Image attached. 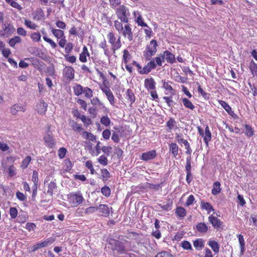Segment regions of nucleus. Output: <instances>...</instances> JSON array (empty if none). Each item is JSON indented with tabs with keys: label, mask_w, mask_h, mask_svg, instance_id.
Segmentation results:
<instances>
[{
	"label": "nucleus",
	"mask_w": 257,
	"mask_h": 257,
	"mask_svg": "<svg viewBox=\"0 0 257 257\" xmlns=\"http://www.w3.org/2000/svg\"><path fill=\"white\" fill-rule=\"evenodd\" d=\"M31 160H32L31 157H30L29 156L26 157L23 160V161L22 162V163H21V167L23 169H26L28 167V166H29V164L30 163Z\"/></svg>",
	"instance_id": "47"
},
{
	"label": "nucleus",
	"mask_w": 257,
	"mask_h": 257,
	"mask_svg": "<svg viewBox=\"0 0 257 257\" xmlns=\"http://www.w3.org/2000/svg\"><path fill=\"white\" fill-rule=\"evenodd\" d=\"M157 154L156 151L153 150L148 151L147 152L143 153L142 154L140 159L142 160L148 161L149 160H153L154 158H155L157 156Z\"/></svg>",
	"instance_id": "12"
},
{
	"label": "nucleus",
	"mask_w": 257,
	"mask_h": 257,
	"mask_svg": "<svg viewBox=\"0 0 257 257\" xmlns=\"http://www.w3.org/2000/svg\"><path fill=\"white\" fill-rule=\"evenodd\" d=\"M175 213L180 219L184 218L186 215V209L183 207H177L175 209Z\"/></svg>",
	"instance_id": "35"
},
{
	"label": "nucleus",
	"mask_w": 257,
	"mask_h": 257,
	"mask_svg": "<svg viewBox=\"0 0 257 257\" xmlns=\"http://www.w3.org/2000/svg\"><path fill=\"white\" fill-rule=\"evenodd\" d=\"M50 30L53 36L57 39L59 46L63 48L67 42L64 31L60 29L54 28L52 27L50 28Z\"/></svg>",
	"instance_id": "7"
},
{
	"label": "nucleus",
	"mask_w": 257,
	"mask_h": 257,
	"mask_svg": "<svg viewBox=\"0 0 257 257\" xmlns=\"http://www.w3.org/2000/svg\"><path fill=\"white\" fill-rule=\"evenodd\" d=\"M21 38L19 36H15L9 40V44L11 47L14 48L16 44L21 43Z\"/></svg>",
	"instance_id": "46"
},
{
	"label": "nucleus",
	"mask_w": 257,
	"mask_h": 257,
	"mask_svg": "<svg viewBox=\"0 0 257 257\" xmlns=\"http://www.w3.org/2000/svg\"><path fill=\"white\" fill-rule=\"evenodd\" d=\"M218 101L228 113L231 115H232V114H234L233 111H232L231 107L226 102L222 100H219Z\"/></svg>",
	"instance_id": "40"
},
{
	"label": "nucleus",
	"mask_w": 257,
	"mask_h": 257,
	"mask_svg": "<svg viewBox=\"0 0 257 257\" xmlns=\"http://www.w3.org/2000/svg\"><path fill=\"white\" fill-rule=\"evenodd\" d=\"M191 156H188L186 158L185 171L186 172H191Z\"/></svg>",
	"instance_id": "55"
},
{
	"label": "nucleus",
	"mask_w": 257,
	"mask_h": 257,
	"mask_svg": "<svg viewBox=\"0 0 257 257\" xmlns=\"http://www.w3.org/2000/svg\"><path fill=\"white\" fill-rule=\"evenodd\" d=\"M44 141L46 146L50 149L54 148L56 145L55 140L52 135L47 134L44 137Z\"/></svg>",
	"instance_id": "13"
},
{
	"label": "nucleus",
	"mask_w": 257,
	"mask_h": 257,
	"mask_svg": "<svg viewBox=\"0 0 257 257\" xmlns=\"http://www.w3.org/2000/svg\"><path fill=\"white\" fill-rule=\"evenodd\" d=\"M100 123L105 126H108L110 125L111 120L108 116L107 115L102 116L100 119Z\"/></svg>",
	"instance_id": "52"
},
{
	"label": "nucleus",
	"mask_w": 257,
	"mask_h": 257,
	"mask_svg": "<svg viewBox=\"0 0 257 257\" xmlns=\"http://www.w3.org/2000/svg\"><path fill=\"white\" fill-rule=\"evenodd\" d=\"M193 245L197 250H200L204 247V241L202 238H198L193 241Z\"/></svg>",
	"instance_id": "36"
},
{
	"label": "nucleus",
	"mask_w": 257,
	"mask_h": 257,
	"mask_svg": "<svg viewBox=\"0 0 257 257\" xmlns=\"http://www.w3.org/2000/svg\"><path fill=\"white\" fill-rule=\"evenodd\" d=\"M249 67L251 74L253 76L257 75V64L252 60L250 63Z\"/></svg>",
	"instance_id": "54"
},
{
	"label": "nucleus",
	"mask_w": 257,
	"mask_h": 257,
	"mask_svg": "<svg viewBox=\"0 0 257 257\" xmlns=\"http://www.w3.org/2000/svg\"><path fill=\"white\" fill-rule=\"evenodd\" d=\"M69 203L73 207H77L84 201L80 191L72 192L67 195Z\"/></svg>",
	"instance_id": "6"
},
{
	"label": "nucleus",
	"mask_w": 257,
	"mask_h": 257,
	"mask_svg": "<svg viewBox=\"0 0 257 257\" xmlns=\"http://www.w3.org/2000/svg\"><path fill=\"white\" fill-rule=\"evenodd\" d=\"M162 83L163 84L162 87L163 88L166 90H168L172 95H174L175 94V90L173 88L171 85V84L172 83V82L169 81H166L165 80H162Z\"/></svg>",
	"instance_id": "28"
},
{
	"label": "nucleus",
	"mask_w": 257,
	"mask_h": 257,
	"mask_svg": "<svg viewBox=\"0 0 257 257\" xmlns=\"http://www.w3.org/2000/svg\"><path fill=\"white\" fill-rule=\"evenodd\" d=\"M220 183L219 181H216L213 183V188L211 190V193L214 195H216L220 193L221 192V188H220Z\"/></svg>",
	"instance_id": "39"
},
{
	"label": "nucleus",
	"mask_w": 257,
	"mask_h": 257,
	"mask_svg": "<svg viewBox=\"0 0 257 257\" xmlns=\"http://www.w3.org/2000/svg\"><path fill=\"white\" fill-rule=\"evenodd\" d=\"M26 110L25 105H20L18 103H16L12 105L10 108V113L13 115H15L18 114L19 112H25Z\"/></svg>",
	"instance_id": "15"
},
{
	"label": "nucleus",
	"mask_w": 257,
	"mask_h": 257,
	"mask_svg": "<svg viewBox=\"0 0 257 257\" xmlns=\"http://www.w3.org/2000/svg\"><path fill=\"white\" fill-rule=\"evenodd\" d=\"M156 84V83L152 77L145 79L144 86L148 90H155Z\"/></svg>",
	"instance_id": "16"
},
{
	"label": "nucleus",
	"mask_w": 257,
	"mask_h": 257,
	"mask_svg": "<svg viewBox=\"0 0 257 257\" xmlns=\"http://www.w3.org/2000/svg\"><path fill=\"white\" fill-rule=\"evenodd\" d=\"M83 92L85 96L87 98H90L93 96L92 90L88 87H86L83 89Z\"/></svg>",
	"instance_id": "57"
},
{
	"label": "nucleus",
	"mask_w": 257,
	"mask_h": 257,
	"mask_svg": "<svg viewBox=\"0 0 257 257\" xmlns=\"http://www.w3.org/2000/svg\"><path fill=\"white\" fill-rule=\"evenodd\" d=\"M115 14L118 19L120 20L119 22H121V23H128L131 13L129 9L125 5H122L119 6L115 10Z\"/></svg>",
	"instance_id": "3"
},
{
	"label": "nucleus",
	"mask_w": 257,
	"mask_h": 257,
	"mask_svg": "<svg viewBox=\"0 0 257 257\" xmlns=\"http://www.w3.org/2000/svg\"><path fill=\"white\" fill-rule=\"evenodd\" d=\"M109 244L111 245V249L113 251L116 250L120 253H122L125 251L123 243L119 240L111 239Z\"/></svg>",
	"instance_id": "9"
},
{
	"label": "nucleus",
	"mask_w": 257,
	"mask_h": 257,
	"mask_svg": "<svg viewBox=\"0 0 257 257\" xmlns=\"http://www.w3.org/2000/svg\"><path fill=\"white\" fill-rule=\"evenodd\" d=\"M181 100L183 103L184 106L188 109L192 110L195 108V106L192 103V102L187 98H182Z\"/></svg>",
	"instance_id": "41"
},
{
	"label": "nucleus",
	"mask_w": 257,
	"mask_h": 257,
	"mask_svg": "<svg viewBox=\"0 0 257 257\" xmlns=\"http://www.w3.org/2000/svg\"><path fill=\"white\" fill-rule=\"evenodd\" d=\"M155 67V64L153 62H149L145 65L143 68L139 64L137 65L138 72L142 75L147 74L149 73Z\"/></svg>",
	"instance_id": "10"
},
{
	"label": "nucleus",
	"mask_w": 257,
	"mask_h": 257,
	"mask_svg": "<svg viewBox=\"0 0 257 257\" xmlns=\"http://www.w3.org/2000/svg\"><path fill=\"white\" fill-rule=\"evenodd\" d=\"M47 104L44 100L40 101L36 105V110L40 114H44L47 110Z\"/></svg>",
	"instance_id": "27"
},
{
	"label": "nucleus",
	"mask_w": 257,
	"mask_h": 257,
	"mask_svg": "<svg viewBox=\"0 0 257 257\" xmlns=\"http://www.w3.org/2000/svg\"><path fill=\"white\" fill-rule=\"evenodd\" d=\"M90 56L89 52L86 46H84L82 48V51L79 54V59L82 63H85L87 61V57Z\"/></svg>",
	"instance_id": "22"
},
{
	"label": "nucleus",
	"mask_w": 257,
	"mask_h": 257,
	"mask_svg": "<svg viewBox=\"0 0 257 257\" xmlns=\"http://www.w3.org/2000/svg\"><path fill=\"white\" fill-rule=\"evenodd\" d=\"M196 230L200 233L205 234L208 230V227L205 223L199 222L196 225Z\"/></svg>",
	"instance_id": "24"
},
{
	"label": "nucleus",
	"mask_w": 257,
	"mask_h": 257,
	"mask_svg": "<svg viewBox=\"0 0 257 257\" xmlns=\"http://www.w3.org/2000/svg\"><path fill=\"white\" fill-rule=\"evenodd\" d=\"M244 127L245 128V135L249 138L252 137L254 135V131L251 126L248 124H245Z\"/></svg>",
	"instance_id": "43"
},
{
	"label": "nucleus",
	"mask_w": 257,
	"mask_h": 257,
	"mask_svg": "<svg viewBox=\"0 0 257 257\" xmlns=\"http://www.w3.org/2000/svg\"><path fill=\"white\" fill-rule=\"evenodd\" d=\"M125 24L123 28L122 23L121 22L118 20L114 21V28L118 33L119 34L121 33L124 38H127L129 41H132L133 40L134 35L131 25L128 23Z\"/></svg>",
	"instance_id": "2"
},
{
	"label": "nucleus",
	"mask_w": 257,
	"mask_h": 257,
	"mask_svg": "<svg viewBox=\"0 0 257 257\" xmlns=\"http://www.w3.org/2000/svg\"><path fill=\"white\" fill-rule=\"evenodd\" d=\"M124 97L127 99V102L130 103V106H132L136 100V97L133 90L131 89H127L125 93Z\"/></svg>",
	"instance_id": "17"
},
{
	"label": "nucleus",
	"mask_w": 257,
	"mask_h": 257,
	"mask_svg": "<svg viewBox=\"0 0 257 257\" xmlns=\"http://www.w3.org/2000/svg\"><path fill=\"white\" fill-rule=\"evenodd\" d=\"M167 131L170 132L172 130H176L178 128L177 122L173 117H170L169 119L166 122Z\"/></svg>",
	"instance_id": "19"
},
{
	"label": "nucleus",
	"mask_w": 257,
	"mask_h": 257,
	"mask_svg": "<svg viewBox=\"0 0 257 257\" xmlns=\"http://www.w3.org/2000/svg\"><path fill=\"white\" fill-rule=\"evenodd\" d=\"M90 102L93 105H98L100 109H105L107 112H108V110L105 107L104 104L97 97H95L91 99L90 100Z\"/></svg>",
	"instance_id": "31"
},
{
	"label": "nucleus",
	"mask_w": 257,
	"mask_h": 257,
	"mask_svg": "<svg viewBox=\"0 0 257 257\" xmlns=\"http://www.w3.org/2000/svg\"><path fill=\"white\" fill-rule=\"evenodd\" d=\"M203 137L206 145L208 146L209 142L211 140V133L209 130V127L207 125L205 127V133Z\"/></svg>",
	"instance_id": "32"
},
{
	"label": "nucleus",
	"mask_w": 257,
	"mask_h": 257,
	"mask_svg": "<svg viewBox=\"0 0 257 257\" xmlns=\"http://www.w3.org/2000/svg\"><path fill=\"white\" fill-rule=\"evenodd\" d=\"M73 91L75 95L79 96L83 91V87L80 84H76L73 87Z\"/></svg>",
	"instance_id": "51"
},
{
	"label": "nucleus",
	"mask_w": 257,
	"mask_h": 257,
	"mask_svg": "<svg viewBox=\"0 0 257 257\" xmlns=\"http://www.w3.org/2000/svg\"><path fill=\"white\" fill-rule=\"evenodd\" d=\"M132 58V54L127 49H124L123 51V55L122 57V61L125 64L126 70L130 73L133 72V67L128 62L131 61Z\"/></svg>",
	"instance_id": "8"
},
{
	"label": "nucleus",
	"mask_w": 257,
	"mask_h": 257,
	"mask_svg": "<svg viewBox=\"0 0 257 257\" xmlns=\"http://www.w3.org/2000/svg\"><path fill=\"white\" fill-rule=\"evenodd\" d=\"M16 196L17 199L21 201H24L27 200V197L26 195L19 191L16 192Z\"/></svg>",
	"instance_id": "64"
},
{
	"label": "nucleus",
	"mask_w": 257,
	"mask_h": 257,
	"mask_svg": "<svg viewBox=\"0 0 257 257\" xmlns=\"http://www.w3.org/2000/svg\"><path fill=\"white\" fill-rule=\"evenodd\" d=\"M157 42L156 40H152L148 44L143 52V56L146 61L151 60L152 56L157 52Z\"/></svg>",
	"instance_id": "4"
},
{
	"label": "nucleus",
	"mask_w": 257,
	"mask_h": 257,
	"mask_svg": "<svg viewBox=\"0 0 257 257\" xmlns=\"http://www.w3.org/2000/svg\"><path fill=\"white\" fill-rule=\"evenodd\" d=\"M25 25L30 29L35 30L38 27L37 25L30 20L25 19Z\"/></svg>",
	"instance_id": "49"
},
{
	"label": "nucleus",
	"mask_w": 257,
	"mask_h": 257,
	"mask_svg": "<svg viewBox=\"0 0 257 257\" xmlns=\"http://www.w3.org/2000/svg\"><path fill=\"white\" fill-rule=\"evenodd\" d=\"M55 240V238L53 237H49L44 241L40 242L42 248L48 246L53 243Z\"/></svg>",
	"instance_id": "45"
},
{
	"label": "nucleus",
	"mask_w": 257,
	"mask_h": 257,
	"mask_svg": "<svg viewBox=\"0 0 257 257\" xmlns=\"http://www.w3.org/2000/svg\"><path fill=\"white\" fill-rule=\"evenodd\" d=\"M70 126L74 132L80 134L83 139L88 141L85 142L86 147L88 150L92 151V144L90 142H96V136L85 131L82 124L75 120H72L70 122Z\"/></svg>",
	"instance_id": "1"
},
{
	"label": "nucleus",
	"mask_w": 257,
	"mask_h": 257,
	"mask_svg": "<svg viewBox=\"0 0 257 257\" xmlns=\"http://www.w3.org/2000/svg\"><path fill=\"white\" fill-rule=\"evenodd\" d=\"M101 192L103 195L106 197H108L111 194V190L108 186L105 185L101 188Z\"/></svg>",
	"instance_id": "53"
},
{
	"label": "nucleus",
	"mask_w": 257,
	"mask_h": 257,
	"mask_svg": "<svg viewBox=\"0 0 257 257\" xmlns=\"http://www.w3.org/2000/svg\"><path fill=\"white\" fill-rule=\"evenodd\" d=\"M67 152V149L65 148L61 147L58 151V156L61 159H63Z\"/></svg>",
	"instance_id": "61"
},
{
	"label": "nucleus",
	"mask_w": 257,
	"mask_h": 257,
	"mask_svg": "<svg viewBox=\"0 0 257 257\" xmlns=\"http://www.w3.org/2000/svg\"><path fill=\"white\" fill-rule=\"evenodd\" d=\"M97 208V210L100 213L101 215L104 217H108L110 214L109 208L107 205L100 204Z\"/></svg>",
	"instance_id": "21"
},
{
	"label": "nucleus",
	"mask_w": 257,
	"mask_h": 257,
	"mask_svg": "<svg viewBox=\"0 0 257 257\" xmlns=\"http://www.w3.org/2000/svg\"><path fill=\"white\" fill-rule=\"evenodd\" d=\"M163 55L164 59H166L168 63L173 64L176 62L175 55L169 51H165Z\"/></svg>",
	"instance_id": "23"
},
{
	"label": "nucleus",
	"mask_w": 257,
	"mask_h": 257,
	"mask_svg": "<svg viewBox=\"0 0 257 257\" xmlns=\"http://www.w3.org/2000/svg\"><path fill=\"white\" fill-rule=\"evenodd\" d=\"M2 28L7 37L11 35L15 31L14 26L11 24H4L2 25Z\"/></svg>",
	"instance_id": "25"
},
{
	"label": "nucleus",
	"mask_w": 257,
	"mask_h": 257,
	"mask_svg": "<svg viewBox=\"0 0 257 257\" xmlns=\"http://www.w3.org/2000/svg\"><path fill=\"white\" fill-rule=\"evenodd\" d=\"M158 206L163 210L166 211L171 210L172 208L173 201L171 199H169L168 202L166 205L159 204Z\"/></svg>",
	"instance_id": "48"
},
{
	"label": "nucleus",
	"mask_w": 257,
	"mask_h": 257,
	"mask_svg": "<svg viewBox=\"0 0 257 257\" xmlns=\"http://www.w3.org/2000/svg\"><path fill=\"white\" fill-rule=\"evenodd\" d=\"M6 2L8 4H10V5L14 8L17 9L19 10H21L22 9V8L21 6V5H19L16 1H14L13 0H6Z\"/></svg>",
	"instance_id": "60"
},
{
	"label": "nucleus",
	"mask_w": 257,
	"mask_h": 257,
	"mask_svg": "<svg viewBox=\"0 0 257 257\" xmlns=\"http://www.w3.org/2000/svg\"><path fill=\"white\" fill-rule=\"evenodd\" d=\"M113 128L116 131L115 132H113L111 136V140L115 143H118L120 141V136L118 134V133L120 132V128L119 127L114 126Z\"/></svg>",
	"instance_id": "34"
},
{
	"label": "nucleus",
	"mask_w": 257,
	"mask_h": 257,
	"mask_svg": "<svg viewBox=\"0 0 257 257\" xmlns=\"http://www.w3.org/2000/svg\"><path fill=\"white\" fill-rule=\"evenodd\" d=\"M45 18L44 12L41 8L36 10L33 14V19L41 21Z\"/></svg>",
	"instance_id": "30"
},
{
	"label": "nucleus",
	"mask_w": 257,
	"mask_h": 257,
	"mask_svg": "<svg viewBox=\"0 0 257 257\" xmlns=\"http://www.w3.org/2000/svg\"><path fill=\"white\" fill-rule=\"evenodd\" d=\"M79 119H80L82 122H83L84 125L86 127H87L92 123L91 119L86 116L85 115L81 114Z\"/></svg>",
	"instance_id": "42"
},
{
	"label": "nucleus",
	"mask_w": 257,
	"mask_h": 257,
	"mask_svg": "<svg viewBox=\"0 0 257 257\" xmlns=\"http://www.w3.org/2000/svg\"><path fill=\"white\" fill-rule=\"evenodd\" d=\"M107 38L109 43L111 45V49L113 54L116 51L119 49L121 47V38L119 36L116 38L115 34L112 32H109L107 35Z\"/></svg>",
	"instance_id": "5"
},
{
	"label": "nucleus",
	"mask_w": 257,
	"mask_h": 257,
	"mask_svg": "<svg viewBox=\"0 0 257 257\" xmlns=\"http://www.w3.org/2000/svg\"><path fill=\"white\" fill-rule=\"evenodd\" d=\"M101 179L103 182H105L108 179L110 178L111 175L109 171L105 168L100 170Z\"/></svg>",
	"instance_id": "38"
},
{
	"label": "nucleus",
	"mask_w": 257,
	"mask_h": 257,
	"mask_svg": "<svg viewBox=\"0 0 257 257\" xmlns=\"http://www.w3.org/2000/svg\"><path fill=\"white\" fill-rule=\"evenodd\" d=\"M181 247L185 250H193L191 244L190 242L187 240L182 241L181 242Z\"/></svg>",
	"instance_id": "56"
},
{
	"label": "nucleus",
	"mask_w": 257,
	"mask_h": 257,
	"mask_svg": "<svg viewBox=\"0 0 257 257\" xmlns=\"http://www.w3.org/2000/svg\"><path fill=\"white\" fill-rule=\"evenodd\" d=\"M98 162L101 165L105 166L108 164V159L107 158L103 155L100 156L97 159Z\"/></svg>",
	"instance_id": "58"
},
{
	"label": "nucleus",
	"mask_w": 257,
	"mask_h": 257,
	"mask_svg": "<svg viewBox=\"0 0 257 257\" xmlns=\"http://www.w3.org/2000/svg\"><path fill=\"white\" fill-rule=\"evenodd\" d=\"M41 33L43 35V38L44 40L49 43L52 48H56L57 47L56 43L53 40L47 37V33L44 29L41 30Z\"/></svg>",
	"instance_id": "33"
},
{
	"label": "nucleus",
	"mask_w": 257,
	"mask_h": 257,
	"mask_svg": "<svg viewBox=\"0 0 257 257\" xmlns=\"http://www.w3.org/2000/svg\"><path fill=\"white\" fill-rule=\"evenodd\" d=\"M63 76L68 80H72L74 77L75 71L71 66H66L63 70Z\"/></svg>",
	"instance_id": "14"
},
{
	"label": "nucleus",
	"mask_w": 257,
	"mask_h": 257,
	"mask_svg": "<svg viewBox=\"0 0 257 257\" xmlns=\"http://www.w3.org/2000/svg\"><path fill=\"white\" fill-rule=\"evenodd\" d=\"M155 257H174L173 255L167 251H162L157 253Z\"/></svg>",
	"instance_id": "63"
},
{
	"label": "nucleus",
	"mask_w": 257,
	"mask_h": 257,
	"mask_svg": "<svg viewBox=\"0 0 257 257\" xmlns=\"http://www.w3.org/2000/svg\"><path fill=\"white\" fill-rule=\"evenodd\" d=\"M56 188L57 186L56 183L54 182H50L48 184L47 193L51 196H52L53 195V192L54 190L56 189Z\"/></svg>",
	"instance_id": "44"
},
{
	"label": "nucleus",
	"mask_w": 257,
	"mask_h": 257,
	"mask_svg": "<svg viewBox=\"0 0 257 257\" xmlns=\"http://www.w3.org/2000/svg\"><path fill=\"white\" fill-rule=\"evenodd\" d=\"M107 99L109 101L110 104L112 106H114L115 104V98L112 92V91L110 92L109 93L105 94Z\"/></svg>",
	"instance_id": "62"
},
{
	"label": "nucleus",
	"mask_w": 257,
	"mask_h": 257,
	"mask_svg": "<svg viewBox=\"0 0 257 257\" xmlns=\"http://www.w3.org/2000/svg\"><path fill=\"white\" fill-rule=\"evenodd\" d=\"M208 245L211 248L215 253H218L219 251V244L216 241L209 240L207 243Z\"/></svg>",
	"instance_id": "37"
},
{
	"label": "nucleus",
	"mask_w": 257,
	"mask_h": 257,
	"mask_svg": "<svg viewBox=\"0 0 257 257\" xmlns=\"http://www.w3.org/2000/svg\"><path fill=\"white\" fill-rule=\"evenodd\" d=\"M149 62H154L155 64V67L153 68V69H155L157 67V66H162L163 62H164L165 59L164 58L163 53H160V54L158 55L155 58H154L153 59H152L151 60H149Z\"/></svg>",
	"instance_id": "20"
},
{
	"label": "nucleus",
	"mask_w": 257,
	"mask_h": 257,
	"mask_svg": "<svg viewBox=\"0 0 257 257\" xmlns=\"http://www.w3.org/2000/svg\"><path fill=\"white\" fill-rule=\"evenodd\" d=\"M133 15L136 18V22L138 26L141 27H148L147 24L144 22L142 15L139 11H135L133 12Z\"/></svg>",
	"instance_id": "18"
},
{
	"label": "nucleus",
	"mask_w": 257,
	"mask_h": 257,
	"mask_svg": "<svg viewBox=\"0 0 257 257\" xmlns=\"http://www.w3.org/2000/svg\"><path fill=\"white\" fill-rule=\"evenodd\" d=\"M208 221L215 229H219L222 226L223 223L220 219L214 216L213 214L210 215L208 217Z\"/></svg>",
	"instance_id": "11"
},
{
	"label": "nucleus",
	"mask_w": 257,
	"mask_h": 257,
	"mask_svg": "<svg viewBox=\"0 0 257 257\" xmlns=\"http://www.w3.org/2000/svg\"><path fill=\"white\" fill-rule=\"evenodd\" d=\"M169 152L174 158L178 155L179 146L176 143H171L169 144Z\"/></svg>",
	"instance_id": "26"
},
{
	"label": "nucleus",
	"mask_w": 257,
	"mask_h": 257,
	"mask_svg": "<svg viewBox=\"0 0 257 257\" xmlns=\"http://www.w3.org/2000/svg\"><path fill=\"white\" fill-rule=\"evenodd\" d=\"M9 213L12 219H15L18 214V211L16 207H11L10 208Z\"/></svg>",
	"instance_id": "59"
},
{
	"label": "nucleus",
	"mask_w": 257,
	"mask_h": 257,
	"mask_svg": "<svg viewBox=\"0 0 257 257\" xmlns=\"http://www.w3.org/2000/svg\"><path fill=\"white\" fill-rule=\"evenodd\" d=\"M85 166L90 170V174L94 175L96 173V171L93 167V165L92 161L88 160L85 162Z\"/></svg>",
	"instance_id": "50"
},
{
	"label": "nucleus",
	"mask_w": 257,
	"mask_h": 257,
	"mask_svg": "<svg viewBox=\"0 0 257 257\" xmlns=\"http://www.w3.org/2000/svg\"><path fill=\"white\" fill-rule=\"evenodd\" d=\"M200 207L201 209L206 210L208 214L210 213L211 211H214L213 207L209 202H204L203 200L201 201Z\"/></svg>",
	"instance_id": "29"
}]
</instances>
